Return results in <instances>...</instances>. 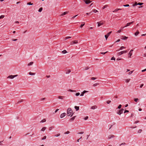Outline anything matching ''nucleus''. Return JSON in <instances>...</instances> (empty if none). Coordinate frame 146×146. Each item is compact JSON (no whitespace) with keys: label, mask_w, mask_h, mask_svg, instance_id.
Masks as SVG:
<instances>
[{"label":"nucleus","mask_w":146,"mask_h":146,"mask_svg":"<svg viewBox=\"0 0 146 146\" xmlns=\"http://www.w3.org/2000/svg\"><path fill=\"white\" fill-rule=\"evenodd\" d=\"M73 113L71 109L69 108L67 110V115L68 116H72L73 115Z\"/></svg>","instance_id":"nucleus-1"},{"label":"nucleus","mask_w":146,"mask_h":146,"mask_svg":"<svg viewBox=\"0 0 146 146\" xmlns=\"http://www.w3.org/2000/svg\"><path fill=\"white\" fill-rule=\"evenodd\" d=\"M105 21H101L99 22H98L97 23L98 24V27H99L102 25H103Z\"/></svg>","instance_id":"nucleus-2"},{"label":"nucleus","mask_w":146,"mask_h":146,"mask_svg":"<svg viewBox=\"0 0 146 146\" xmlns=\"http://www.w3.org/2000/svg\"><path fill=\"white\" fill-rule=\"evenodd\" d=\"M127 52V50H123V51H121L119 52L117 54V55L118 56H120L124 53H125Z\"/></svg>","instance_id":"nucleus-3"},{"label":"nucleus","mask_w":146,"mask_h":146,"mask_svg":"<svg viewBox=\"0 0 146 146\" xmlns=\"http://www.w3.org/2000/svg\"><path fill=\"white\" fill-rule=\"evenodd\" d=\"M18 76V75H10V76H8L7 77V78H9L10 79H13L14 78L17 76Z\"/></svg>","instance_id":"nucleus-4"},{"label":"nucleus","mask_w":146,"mask_h":146,"mask_svg":"<svg viewBox=\"0 0 146 146\" xmlns=\"http://www.w3.org/2000/svg\"><path fill=\"white\" fill-rule=\"evenodd\" d=\"M123 111L124 109H121L120 110H119L118 111H117V113L119 115H121L123 113Z\"/></svg>","instance_id":"nucleus-5"},{"label":"nucleus","mask_w":146,"mask_h":146,"mask_svg":"<svg viewBox=\"0 0 146 146\" xmlns=\"http://www.w3.org/2000/svg\"><path fill=\"white\" fill-rule=\"evenodd\" d=\"M78 43V41L77 40H75L73 41H72L70 42V44L73 45L74 44H77Z\"/></svg>","instance_id":"nucleus-6"},{"label":"nucleus","mask_w":146,"mask_h":146,"mask_svg":"<svg viewBox=\"0 0 146 146\" xmlns=\"http://www.w3.org/2000/svg\"><path fill=\"white\" fill-rule=\"evenodd\" d=\"M128 37L126 36H121V39L123 40H125L128 38Z\"/></svg>","instance_id":"nucleus-7"},{"label":"nucleus","mask_w":146,"mask_h":146,"mask_svg":"<svg viewBox=\"0 0 146 146\" xmlns=\"http://www.w3.org/2000/svg\"><path fill=\"white\" fill-rule=\"evenodd\" d=\"M85 2V3L87 4H88L89 3H90L91 2V1H90V0H83Z\"/></svg>","instance_id":"nucleus-8"},{"label":"nucleus","mask_w":146,"mask_h":146,"mask_svg":"<svg viewBox=\"0 0 146 146\" xmlns=\"http://www.w3.org/2000/svg\"><path fill=\"white\" fill-rule=\"evenodd\" d=\"M133 23H134V21H133L131 22L127 23L126 24V25L125 26V27H127L128 26H129L130 25L133 24Z\"/></svg>","instance_id":"nucleus-9"},{"label":"nucleus","mask_w":146,"mask_h":146,"mask_svg":"<svg viewBox=\"0 0 146 146\" xmlns=\"http://www.w3.org/2000/svg\"><path fill=\"white\" fill-rule=\"evenodd\" d=\"M58 98L59 99L63 100L64 98V96H58Z\"/></svg>","instance_id":"nucleus-10"},{"label":"nucleus","mask_w":146,"mask_h":146,"mask_svg":"<svg viewBox=\"0 0 146 146\" xmlns=\"http://www.w3.org/2000/svg\"><path fill=\"white\" fill-rule=\"evenodd\" d=\"M66 115V113H65L61 114L60 115V118H62Z\"/></svg>","instance_id":"nucleus-11"},{"label":"nucleus","mask_w":146,"mask_h":146,"mask_svg":"<svg viewBox=\"0 0 146 146\" xmlns=\"http://www.w3.org/2000/svg\"><path fill=\"white\" fill-rule=\"evenodd\" d=\"M132 55V52H129L128 53V58H131V56Z\"/></svg>","instance_id":"nucleus-12"},{"label":"nucleus","mask_w":146,"mask_h":146,"mask_svg":"<svg viewBox=\"0 0 146 146\" xmlns=\"http://www.w3.org/2000/svg\"><path fill=\"white\" fill-rule=\"evenodd\" d=\"M115 136L113 135H110L108 136V138L109 139H110L112 138H114Z\"/></svg>","instance_id":"nucleus-13"},{"label":"nucleus","mask_w":146,"mask_h":146,"mask_svg":"<svg viewBox=\"0 0 146 146\" xmlns=\"http://www.w3.org/2000/svg\"><path fill=\"white\" fill-rule=\"evenodd\" d=\"M69 12V11H66L63 13H62L61 15V16H63L64 15H65L67 13H68Z\"/></svg>","instance_id":"nucleus-14"},{"label":"nucleus","mask_w":146,"mask_h":146,"mask_svg":"<svg viewBox=\"0 0 146 146\" xmlns=\"http://www.w3.org/2000/svg\"><path fill=\"white\" fill-rule=\"evenodd\" d=\"M126 48L125 47L123 46H121L120 48V49L119 50H117L116 51H119V50H122L124 49H125Z\"/></svg>","instance_id":"nucleus-15"},{"label":"nucleus","mask_w":146,"mask_h":146,"mask_svg":"<svg viewBox=\"0 0 146 146\" xmlns=\"http://www.w3.org/2000/svg\"><path fill=\"white\" fill-rule=\"evenodd\" d=\"M97 108V106H92L91 107V109H92L94 110V109H95Z\"/></svg>","instance_id":"nucleus-16"},{"label":"nucleus","mask_w":146,"mask_h":146,"mask_svg":"<svg viewBox=\"0 0 146 146\" xmlns=\"http://www.w3.org/2000/svg\"><path fill=\"white\" fill-rule=\"evenodd\" d=\"M76 116H74L73 117H72L70 119V121H72L73 120H74V119L75 118Z\"/></svg>","instance_id":"nucleus-17"},{"label":"nucleus","mask_w":146,"mask_h":146,"mask_svg":"<svg viewBox=\"0 0 146 146\" xmlns=\"http://www.w3.org/2000/svg\"><path fill=\"white\" fill-rule=\"evenodd\" d=\"M46 127H43L40 130L41 131H44L46 129Z\"/></svg>","instance_id":"nucleus-18"},{"label":"nucleus","mask_w":146,"mask_h":146,"mask_svg":"<svg viewBox=\"0 0 146 146\" xmlns=\"http://www.w3.org/2000/svg\"><path fill=\"white\" fill-rule=\"evenodd\" d=\"M74 108L76 111L78 110L79 109V106H75L74 107Z\"/></svg>","instance_id":"nucleus-19"},{"label":"nucleus","mask_w":146,"mask_h":146,"mask_svg":"<svg viewBox=\"0 0 146 146\" xmlns=\"http://www.w3.org/2000/svg\"><path fill=\"white\" fill-rule=\"evenodd\" d=\"M139 32L138 31V30H137V32L135 33L134 34L135 36H136L137 35L139 34Z\"/></svg>","instance_id":"nucleus-20"},{"label":"nucleus","mask_w":146,"mask_h":146,"mask_svg":"<svg viewBox=\"0 0 146 146\" xmlns=\"http://www.w3.org/2000/svg\"><path fill=\"white\" fill-rule=\"evenodd\" d=\"M29 75H35V73H33V72H29Z\"/></svg>","instance_id":"nucleus-21"},{"label":"nucleus","mask_w":146,"mask_h":146,"mask_svg":"<svg viewBox=\"0 0 146 146\" xmlns=\"http://www.w3.org/2000/svg\"><path fill=\"white\" fill-rule=\"evenodd\" d=\"M71 72V70L70 69H69L66 71V74H68L70 73Z\"/></svg>","instance_id":"nucleus-22"},{"label":"nucleus","mask_w":146,"mask_h":146,"mask_svg":"<svg viewBox=\"0 0 146 146\" xmlns=\"http://www.w3.org/2000/svg\"><path fill=\"white\" fill-rule=\"evenodd\" d=\"M85 23L84 22H82V24L80 25V28H82L84 26V25H85Z\"/></svg>","instance_id":"nucleus-23"},{"label":"nucleus","mask_w":146,"mask_h":146,"mask_svg":"<svg viewBox=\"0 0 146 146\" xmlns=\"http://www.w3.org/2000/svg\"><path fill=\"white\" fill-rule=\"evenodd\" d=\"M109 35H108V34H107V35H105V37L106 40H107V38H108Z\"/></svg>","instance_id":"nucleus-24"},{"label":"nucleus","mask_w":146,"mask_h":146,"mask_svg":"<svg viewBox=\"0 0 146 146\" xmlns=\"http://www.w3.org/2000/svg\"><path fill=\"white\" fill-rule=\"evenodd\" d=\"M46 119H44L40 121V123H43L46 122Z\"/></svg>","instance_id":"nucleus-25"},{"label":"nucleus","mask_w":146,"mask_h":146,"mask_svg":"<svg viewBox=\"0 0 146 146\" xmlns=\"http://www.w3.org/2000/svg\"><path fill=\"white\" fill-rule=\"evenodd\" d=\"M33 64V62H30L29 63L28 65L29 66H30V65H32Z\"/></svg>","instance_id":"nucleus-26"},{"label":"nucleus","mask_w":146,"mask_h":146,"mask_svg":"<svg viewBox=\"0 0 146 146\" xmlns=\"http://www.w3.org/2000/svg\"><path fill=\"white\" fill-rule=\"evenodd\" d=\"M71 38V37L70 36H68L66 37L64 39V40H66L67 39L70 38Z\"/></svg>","instance_id":"nucleus-27"},{"label":"nucleus","mask_w":146,"mask_h":146,"mask_svg":"<svg viewBox=\"0 0 146 146\" xmlns=\"http://www.w3.org/2000/svg\"><path fill=\"white\" fill-rule=\"evenodd\" d=\"M42 7H41L38 10V11L39 12H41L42 11Z\"/></svg>","instance_id":"nucleus-28"},{"label":"nucleus","mask_w":146,"mask_h":146,"mask_svg":"<svg viewBox=\"0 0 146 146\" xmlns=\"http://www.w3.org/2000/svg\"><path fill=\"white\" fill-rule=\"evenodd\" d=\"M62 52L63 54H65L67 52L66 50H64L62 51Z\"/></svg>","instance_id":"nucleus-29"},{"label":"nucleus","mask_w":146,"mask_h":146,"mask_svg":"<svg viewBox=\"0 0 146 146\" xmlns=\"http://www.w3.org/2000/svg\"><path fill=\"white\" fill-rule=\"evenodd\" d=\"M130 80V79H127L125 80V82L127 83H128L129 82V81Z\"/></svg>","instance_id":"nucleus-30"},{"label":"nucleus","mask_w":146,"mask_h":146,"mask_svg":"<svg viewBox=\"0 0 146 146\" xmlns=\"http://www.w3.org/2000/svg\"><path fill=\"white\" fill-rule=\"evenodd\" d=\"M137 5H138L137 3L136 2L133 5V6L134 7L136 6Z\"/></svg>","instance_id":"nucleus-31"},{"label":"nucleus","mask_w":146,"mask_h":146,"mask_svg":"<svg viewBox=\"0 0 146 146\" xmlns=\"http://www.w3.org/2000/svg\"><path fill=\"white\" fill-rule=\"evenodd\" d=\"M118 10H119V9H115V10H114L113 11V12H117Z\"/></svg>","instance_id":"nucleus-32"},{"label":"nucleus","mask_w":146,"mask_h":146,"mask_svg":"<svg viewBox=\"0 0 146 146\" xmlns=\"http://www.w3.org/2000/svg\"><path fill=\"white\" fill-rule=\"evenodd\" d=\"M68 91L70 92H76V90H72L71 89L69 90Z\"/></svg>","instance_id":"nucleus-33"},{"label":"nucleus","mask_w":146,"mask_h":146,"mask_svg":"<svg viewBox=\"0 0 146 146\" xmlns=\"http://www.w3.org/2000/svg\"><path fill=\"white\" fill-rule=\"evenodd\" d=\"M111 100H108L107 101L106 103L107 104H109L111 102Z\"/></svg>","instance_id":"nucleus-34"},{"label":"nucleus","mask_w":146,"mask_h":146,"mask_svg":"<svg viewBox=\"0 0 146 146\" xmlns=\"http://www.w3.org/2000/svg\"><path fill=\"white\" fill-rule=\"evenodd\" d=\"M46 136H45L43 137V138H42V140H44V139H46Z\"/></svg>","instance_id":"nucleus-35"},{"label":"nucleus","mask_w":146,"mask_h":146,"mask_svg":"<svg viewBox=\"0 0 146 146\" xmlns=\"http://www.w3.org/2000/svg\"><path fill=\"white\" fill-rule=\"evenodd\" d=\"M134 100L135 102H137L139 100L138 98H135L134 99Z\"/></svg>","instance_id":"nucleus-36"},{"label":"nucleus","mask_w":146,"mask_h":146,"mask_svg":"<svg viewBox=\"0 0 146 146\" xmlns=\"http://www.w3.org/2000/svg\"><path fill=\"white\" fill-rule=\"evenodd\" d=\"M5 16L4 15H1L0 16V19L3 18Z\"/></svg>","instance_id":"nucleus-37"},{"label":"nucleus","mask_w":146,"mask_h":146,"mask_svg":"<svg viewBox=\"0 0 146 146\" xmlns=\"http://www.w3.org/2000/svg\"><path fill=\"white\" fill-rule=\"evenodd\" d=\"M143 3H137V4L138 5H142L143 4Z\"/></svg>","instance_id":"nucleus-38"},{"label":"nucleus","mask_w":146,"mask_h":146,"mask_svg":"<svg viewBox=\"0 0 146 146\" xmlns=\"http://www.w3.org/2000/svg\"><path fill=\"white\" fill-rule=\"evenodd\" d=\"M23 99H21L20 101H19V102H18L17 103V104H18L19 103L22 102H23Z\"/></svg>","instance_id":"nucleus-39"},{"label":"nucleus","mask_w":146,"mask_h":146,"mask_svg":"<svg viewBox=\"0 0 146 146\" xmlns=\"http://www.w3.org/2000/svg\"><path fill=\"white\" fill-rule=\"evenodd\" d=\"M133 71H134V70H132V71H130L128 73V74L129 75L131 74L133 72Z\"/></svg>","instance_id":"nucleus-40"},{"label":"nucleus","mask_w":146,"mask_h":146,"mask_svg":"<svg viewBox=\"0 0 146 146\" xmlns=\"http://www.w3.org/2000/svg\"><path fill=\"white\" fill-rule=\"evenodd\" d=\"M88 92V91H86V90H84L83 92H82V94H84L85 93H86V92Z\"/></svg>","instance_id":"nucleus-41"},{"label":"nucleus","mask_w":146,"mask_h":146,"mask_svg":"<svg viewBox=\"0 0 146 146\" xmlns=\"http://www.w3.org/2000/svg\"><path fill=\"white\" fill-rule=\"evenodd\" d=\"M27 5H33V3H31V2H29L27 3Z\"/></svg>","instance_id":"nucleus-42"},{"label":"nucleus","mask_w":146,"mask_h":146,"mask_svg":"<svg viewBox=\"0 0 146 146\" xmlns=\"http://www.w3.org/2000/svg\"><path fill=\"white\" fill-rule=\"evenodd\" d=\"M93 11L95 13H96V12H97L98 11L97 10L95 9L93 10Z\"/></svg>","instance_id":"nucleus-43"},{"label":"nucleus","mask_w":146,"mask_h":146,"mask_svg":"<svg viewBox=\"0 0 146 146\" xmlns=\"http://www.w3.org/2000/svg\"><path fill=\"white\" fill-rule=\"evenodd\" d=\"M123 6L125 7H128L129 6V4H126L125 5H123Z\"/></svg>","instance_id":"nucleus-44"},{"label":"nucleus","mask_w":146,"mask_h":146,"mask_svg":"<svg viewBox=\"0 0 146 146\" xmlns=\"http://www.w3.org/2000/svg\"><path fill=\"white\" fill-rule=\"evenodd\" d=\"M60 133H58V134H57V135H55V136L56 137H58V136H59L60 135Z\"/></svg>","instance_id":"nucleus-45"},{"label":"nucleus","mask_w":146,"mask_h":146,"mask_svg":"<svg viewBox=\"0 0 146 146\" xmlns=\"http://www.w3.org/2000/svg\"><path fill=\"white\" fill-rule=\"evenodd\" d=\"M53 128V127H50L49 129V130L51 131Z\"/></svg>","instance_id":"nucleus-46"},{"label":"nucleus","mask_w":146,"mask_h":146,"mask_svg":"<svg viewBox=\"0 0 146 146\" xmlns=\"http://www.w3.org/2000/svg\"><path fill=\"white\" fill-rule=\"evenodd\" d=\"M80 94V93L79 92H78V93H77L76 94V96H79Z\"/></svg>","instance_id":"nucleus-47"},{"label":"nucleus","mask_w":146,"mask_h":146,"mask_svg":"<svg viewBox=\"0 0 146 146\" xmlns=\"http://www.w3.org/2000/svg\"><path fill=\"white\" fill-rule=\"evenodd\" d=\"M142 130L140 129L138 130V133H141L142 132Z\"/></svg>","instance_id":"nucleus-48"},{"label":"nucleus","mask_w":146,"mask_h":146,"mask_svg":"<svg viewBox=\"0 0 146 146\" xmlns=\"http://www.w3.org/2000/svg\"><path fill=\"white\" fill-rule=\"evenodd\" d=\"M125 144H126L125 143H122L121 144H120L119 146H121L122 145H125Z\"/></svg>","instance_id":"nucleus-49"},{"label":"nucleus","mask_w":146,"mask_h":146,"mask_svg":"<svg viewBox=\"0 0 146 146\" xmlns=\"http://www.w3.org/2000/svg\"><path fill=\"white\" fill-rule=\"evenodd\" d=\"M107 52H108V51H107L106 52H101L100 53V54H105L106 53H107Z\"/></svg>","instance_id":"nucleus-50"},{"label":"nucleus","mask_w":146,"mask_h":146,"mask_svg":"<svg viewBox=\"0 0 146 146\" xmlns=\"http://www.w3.org/2000/svg\"><path fill=\"white\" fill-rule=\"evenodd\" d=\"M111 60H115V58L114 57H112L111 58Z\"/></svg>","instance_id":"nucleus-51"},{"label":"nucleus","mask_w":146,"mask_h":146,"mask_svg":"<svg viewBox=\"0 0 146 146\" xmlns=\"http://www.w3.org/2000/svg\"><path fill=\"white\" fill-rule=\"evenodd\" d=\"M121 105L120 104L118 106V109H120L121 108Z\"/></svg>","instance_id":"nucleus-52"},{"label":"nucleus","mask_w":146,"mask_h":146,"mask_svg":"<svg viewBox=\"0 0 146 146\" xmlns=\"http://www.w3.org/2000/svg\"><path fill=\"white\" fill-rule=\"evenodd\" d=\"M88 116H86L84 118V119L85 120H86L88 119Z\"/></svg>","instance_id":"nucleus-53"},{"label":"nucleus","mask_w":146,"mask_h":146,"mask_svg":"<svg viewBox=\"0 0 146 146\" xmlns=\"http://www.w3.org/2000/svg\"><path fill=\"white\" fill-rule=\"evenodd\" d=\"M98 85V83L94 84L93 85L94 86H96Z\"/></svg>","instance_id":"nucleus-54"},{"label":"nucleus","mask_w":146,"mask_h":146,"mask_svg":"<svg viewBox=\"0 0 146 146\" xmlns=\"http://www.w3.org/2000/svg\"><path fill=\"white\" fill-rule=\"evenodd\" d=\"M91 79L92 80H95L96 79V78L95 77H92Z\"/></svg>","instance_id":"nucleus-55"},{"label":"nucleus","mask_w":146,"mask_h":146,"mask_svg":"<svg viewBox=\"0 0 146 146\" xmlns=\"http://www.w3.org/2000/svg\"><path fill=\"white\" fill-rule=\"evenodd\" d=\"M70 132L69 131H66V132L65 133V134H68L69 133H70Z\"/></svg>","instance_id":"nucleus-56"},{"label":"nucleus","mask_w":146,"mask_h":146,"mask_svg":"<svg viewBox=\"0 0 146 146\" xmlns=\"http://www.w3.org/2000/svg\"><path fill=\"white\" fill-rule=\"evenodd\" d=\"M78 15H75L74 16V17H73L72 18V19H74L75 17H76Z\"/></svg>","instance_id":"nucleus-57"},{"label":"nucleus","mask_w":146,"mask_h":146,"mask_svg":"<svg viewBox=\"0 0 146 146\" xmlns=\"http://www.w3.org/2000/svg\"><path fill=\"white\" fill-rule=\"evenodd\" d=\"M144 85V84H141L140 86V88H141Z\"/></svg>","instance_id":"nucleus-58"},{"label":"nucleus","mask_w":146,"mask_h":146,"mask_svg":"<svg viewBox=\"0 0 146 146\" xmlns=\"http://www.w3.org/2000/svg\"><path fill=\"white\" fill-rule=\"evenodd\" d=\"M129 112V111L128 110H125L124 111V113H125L126 112Z\"/></svg>","instance_id":"nucleus-59"},{"label":"nucleus","mask_w":146,"mask_h":146,"mask_svg":"<svg viewBox=\"0 0 146 146\" xmlns=\"http://www.w3.org/2000/svg\"><path fill=\"white\" fill-rule=\"evenodd\" d=\"M139 122V121L137 120L134 122V123H137Z\"/></svg>","instance_id":"nucleus-60"},{"label":"nucleus","mask_w":146,"mask_h":146,"mask_svg":"<svg viewBox=\"0 0 146 146\" xmlns=\"http://www.w3.org/2000/svg\"><path fill=\"white\" fill-rule=\"evenodd\" d=\"M84 133V132H80V133H78V134H83Z\"/></svg>","instance_id":"nucleus-61"},{"label":"nucleus","mask_w":146,"mask_h":146,"mask_svg":"<svg viewBox=\"0 0 146 146\" xmlns=\"http://www.w3.org/2000/svg\"><path fill=\"white\" fill-rule=\"evenodd\" d=\"M146 71V68L145 69H144V70H142L141 71H142V72H145V71Z\"/></svg>","instance_id":"nucleus-62"},{"label":"nucleus","mask_w":146,"mask_h":146,"mask_svg":"<svg viewBox=\"0 0 146 146\" xmlns=\"http://www.w3.org/2000/svg\"><path fill=\"white\" fill-rule=\"evenodd\" d=\"M59 110V109H57V110H56L55 111V113H56L58 110Z\"/></svg>","instance_id":"nucleus-63"},{"label":"nucleus","mask_w":146,"mask_h":146,"mask_svg":"<svg viewBox=\"0 0 146 146\" xmlns=\"http://www.w3.org/2000/svg\"><path fill=\"white\" fill-rule=\"evenodd\" d=\"M84 94H82V92L81 93V94H80L81 96H84Z\"/></svg>","instance_id":"nucleus-64"}]
</instances>
